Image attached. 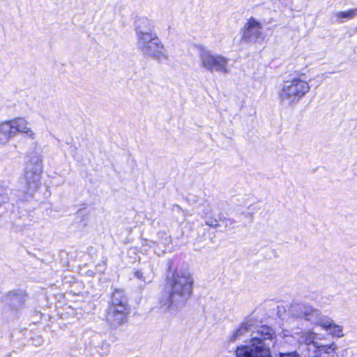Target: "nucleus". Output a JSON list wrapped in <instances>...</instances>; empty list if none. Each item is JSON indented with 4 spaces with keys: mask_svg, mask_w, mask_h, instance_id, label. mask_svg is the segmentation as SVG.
<instances>
[{
    "mask_svg": "<svg viewBox=\"0 0 357 357\" xmlns=\"http://www.w3.org/2000/svg\"><path fill=\"white\" fill-rule=\"evenodd\" d=\"M193 282V278L189 273H174L167 280L165 289L158 297L160 308L171 314L177 312L190 297Z\"/></svg>",
    "mask_w": 357,
    "mask_h": 357,
    "instance_id": "f03ea898",
    "label": "nucleus"
},
{
    "mask_svg": "<svg viewBox=\"0 0 357 357\" xmlns=\"http://www.w3.org/2000/svg\"><path fill=\"white\" fill-rule=\"evenodd\" d=\"M9 121L12 123L13 131L14 132L15 135L17 132L26 133L29 137H32L33 135V132L31 128L26 127V121L24 119L17 118Z\"/></svg>",
    "mask_w": 357,
    "mask_h": 357,
    "instance_id": "9b49d317",
    "label": "nucleus"
},
{
    "mask_svg": "<svg viewBox=\"0 0 357 357\" xmlns=\"http://www.w3.org/2000/svg\"><path fill=\"white\" fill-rule=\"evenodd\" d=\"M70 149H72V151H71L72 152L75 151L77 150V149L75 147L71 146Z\"/></svg>",
    "mask_w": 357,
    "mask_h": 357,
    "instance_id": "4be33fe9",
    "label": "nucleus"
},
{
    "mask_svg": "<svg viewBox=\"0 0 357 357\" xmlns=\"http://www.w3.org/2000/svg\"><path fill=\"white\" fill-rule=\"evenodd\" d=\"M29 298L26 290L15 289L3 294L1 300L8 307L13 318H16L20 310L26 307Z\"/></svg>",
    "mask_w": 357,
    "mask_h": 357,
    "instance_id": "1a4fd4ad",
    "label": "nucleus"
},
{
    "mask_svg": "<svg viewBox=\"0 0 357 357\" xmlns=\"http://www.w3.org/2000/svg\"><path fill=\"white\" fill-rule=\"evenodd\" d=\"M278 357H301V356L296 351H289V352H279Z\"/></svg>",
    "mask_w": 357,
    "mask_h": 357,
    "instance_id": "a211bd4d",
    "label": "nucleus"
},
{
    "mask_svg": "<svg viewBox=\"0 0 357 357\" xmlns=\"http://www.w3.org/2000/svg\"><path fill=\"white\" fill-rule=\"evenodd\" d=\"M13 126L10 121H6L0 125V143L6 144L10 138L15 136L13 131Z\"/></svg>",
    "mask_w": 357,
    "mask_h": 357,
    "instance_id": "f8f14e48",
    "label": "nucleus"
},
{
    "mask_svg": "<svg viewBox=\"0 0 357 357\" xmlns=\"http://www.w3.org/2000/svg\"><path fill=\"white\" fill-rule=\"evenodd\" d=\"M176 207L179 209H181V207L179 206H176Z\"/></svg>",
    "mask_w": 357,
    "mask_h": 357,
    "instance_id": "5701e85b",
    "label": "nucleus"
},
{
    "mask_svg": "<svg viewBox=\"0 0 357 357\" xmlns=\"http://www.w3.org/2000/svg\"><path fill=\"white\" fill-rule=\"evenodd\" d=\"M142 273L144 275V283L145 284H149L151 283L153 278H154V273H153V264H151V262H149L147 264H145L142 268H141Z\"/></svg>",
    "mask_w": 357,
    "mask_h": 357,
    "instance_id": "2eb2a0df",
    "label": "nucleus"
},
{
    "mask_svg": "<svg viewBox=\"0 0 357 357\" xmlns=\"http://www.w3.org/2000/svg\"><path fill=\"white\" fill-rule=\"evenodd\" d=\"M42 172V159L33 153L17 190L13 191L0 182V218L15 223L19 227L29 225L33 215L27 210L20 211V208L24 202L32 199L33 193L40 185Z\"/></svg>",
    "mask_w": 357,
    "mask_h": 357,
    "instance_id": "f257e3e1",
    "label": "nucleus"
},
{
    "mask_svg": "<svg viewBox=\"0 0 357 357\" xmlns=\"http://www.w3.org/2000/svg\"><path fill=\"white\" fill-rule=\"evenodd\" d=\"M290 313L296 317L303 318L312 324L320 325L331 333L337 336L342 337V327L334 324L331 319L322 316L321 312L305 303H294L289 309Z\"/></svg>",
    "mask_w": 357,
    "mask_h": 357,
    "instance_id": "39448f33",
    "label": "nucleus"
},
{
    "mask_svg": "<svg viewBox=\"0 0 357 357\" xmlns=\"http://www.w3.org/2000/svg\"><path fill=\"white\" fill-rule=\"evenodd\" d=\"M252 326V321L247 318L243 322L241 323L240 327L235 331L233 334L231 335L229 340L231 342L236 340L241 336H242L245 333L251 330V326Z\"/></svg>",
    "mask_w": 357,
    "mask_h": 357,
    "instance_id": "ddd939ff",
    "label": "nucleus"
},
{
    "mask_svg": "<svg viewBox=\"0 0 357 357\" xmlns=\"http://www.w3.org/2000/svg\"><path fill=\"white\" fill-rule=\"evenodd\" d=\"M33 344L36 345V346H40L43 344L44 340L43 339V337L41 336H36L35 338L33 339Z\"/></svg>",
    "mask_w": 357,
    "mask_h": 357,
    "instance_id": "aec40b11",
    "label": "nucleus"
},
{
    "mask_svg": "<svg viewBox=\"0 0 357 357\" xmlns=\"http://www.w3.org/2000/svg\"><path fill=\"white\" fill-rule=\"evenodd\" d=\"M197 48L202 67L211 73L214 71L224 74L229 73L227 58L220 54H214L202 45H199Z\"/></svg>",
    "mask_w": 357,
    "mask_h": 357,
    "instance_id": "6e6552de",
    "label": "nucleus"
},
{
    "mask_svg": "<svg viewBox=\"0 0 357 357\" xmlns=\"http://www.w3.org/2000/svg\"><path fill=\"white\" fill-rule=\"evenodd\" d=\"M5 357H7V356H5Z\"/></svg>",
    "mask_w": 357,
    "mask_h": 357,
    "instance_id": "393cba45",
    "label": "nucleus"
},
{
    "mask_svg": "<svg viewBox=\"0 0 357 357\" xmlns=\"http://www.w3.org/2000/svg\"><path fill=\"white\" fill-rule=\"evenodd\" d=\"M7 357H10V354H8L6 356Z\"/></svg>",
    "mask_w": 357,
    "mask_h": 357,
    "instance_id": "b1692460",
    "label": "nucleus"
},
{
    "mask_svg": "<svg viewBox=\"0 0 357 357\" xmlns=\"http://www.w3.org/2000/svg\"><path fill=\"white\" fill-rule=\"evenodd\" d=\"M310 89V86L306 81L294 77L284 82L278 96L282 105L291 106L303 98Z\"/></svg>",
    "mask_w": 357,
    "mask_h": 357,
    "instance_id": "0eeeda50",
    "label": "nucleus"
},
{
    "mask_svg": "<svg viewBox=\"0 0 357 357\" xmlns=\"http://www.w3.org/2000/svg\"><path fill=\"white\" fill-rule=\"evenodd\" d=\"M335 15L339 22H342L344 20H351L357 17V8L337 12Z\"/></svg>",
    "mask_w": 357,
    "mask_h": 357,
    "instance_id": "4468645a",
    "label": "nucleus"
},
{
    "mask_svg": "<svg viewBox=\"0 0 357 357\" xmlns=\"http://www.w3.org/2000/svg\"><path fill=\"white\" fill-rule=\"evenodd\" d=\"M128 298L123 290L116 289L106 309V321L112 328H117L127 321L130 313Z\"/></svg>",
    "mask_w": 357,
    "mask_h": 357,
    "instance_id": "423d86ee",
    "label": "nucleus"
},
{
    "mask_svg": "<svg viewBox=\"0 0 357 357\" xmlns=\"http://www.w3.org/2000/svg\"><path fill=\"white\" fill-rule=\"evenodd\" d=\"M134 275L136 278H137L144 282V276L141 269L139 271H136L134 273Z\"/></svg>",
    "mask_w": 357,
    "mask_h": 357,
    "instance_id": "412c9836",
    "label": "nucleus"
},
{
    "mask_svg": "<svg viewBox=\"0 0 357 357\" xmlns=\"http://www.w3.org/2000/svg\"><path fill=\"white\" fill-rule=\"evenodd\" d=\"M204 219L205 220V225L210 226L213 228H218L219 227L218 224V220L216 218H213L211 217L210 215H208V214H205L204 216ZM221 217L219 218V220H221Z\"/></svg>",
    "mask_w": 357,
    "mask_h": 357,
    "instance_id": "f3484780",
    "label": "nucleus"
},
{
    "mask_svg": "<svg viewBox=\"0 0 357 357\" xmlns=\"http://www.w3.org/2000/svg\"><path fill=\"white\" fill-rule=\"evenodd\" d=\"M305 339H304V342L306 344H313L315 347H317V348H324V346H319L317 342H315V338H316V336H315V334L312 333V332H307L305 337H303Z\"/></svg>",
    "mask_w": 357,
    "mask_h": 357,
    "instance_id": "dca6fc26",
    "label": "nucleus"
},
{
    "mask_svg": "<svg viewBox=\"0 0 357 357\" xmlns=\"http://www.w3.org/2000/svg\"><path fill=\"white\" fill-rule=\"evenodd\" d=\"M261 24L253 17H251L244 27L241 40L248 43H255L262 40Z\"/></svg>",
    "mask_w": 357,
    "mask_h": 357,
    "instance_id": "9d476101",
    "label": "nucleus"
},
{
    "mask_svg": "<svg viewBox=\"0 0 357 357\" xmlns=\"http://www.w3.org/2000/svg\"><path fill=\"white\" fill-rule=\"evenodd\" d=\"M275 337L273 329L263 325L251 337L250 344L237 347L236 350L246 357H273L271 347Z\"/></svg>",
    "mask_w": 357,
    "mask_h": 357,
    "instance_id": "20e7f679",
    "label": "nucleus"
},
{
    "mask_svg": "<svg viewBox=\"0 0 357 357\" xmlns=\"http://www.w3.org/2000/svg\"><path fill=\"white\" fill-rule=\"evenodd\" d=\"M222 221L224 222L225 225V228L227 229H231L233 227V225L235 223H236V221L235 220H234V219H231V218H224Z\"/></svg>",
    "mask_w": 357,
    "mask_h": 357,
    "instance_id": "6ab92c4d",
    "label": "nucleus"
},
{
    "mask_svg": "<svg viewBox=\"0 0 357 357\" xmlns=\"http://www.w3.org/2000/svg\"><path fill=\"white\" fill-rule=\"evenodd\" d=\"M136 47L144 55L158 61L167 56L161 40L155 31L153 22L147 17H139L135 22Z\"/></svg>",
    "mask_w": 357,
    "mask_h": 357,
    "instance_id": "7ed1b4c3",
    "label": "nucleus"
}]
</instances>
